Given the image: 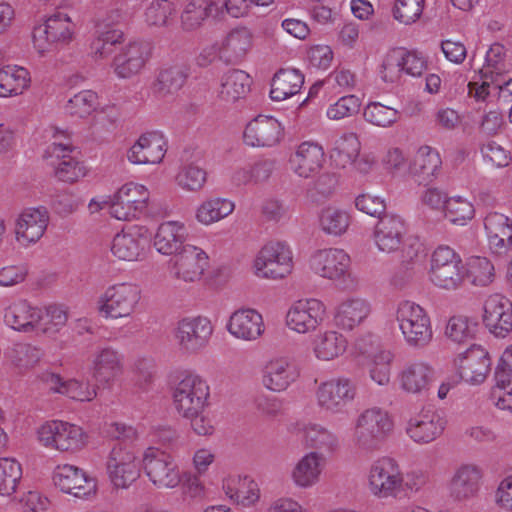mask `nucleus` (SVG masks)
Masks as SVG:
<instances>
[{
    "label": "nucleus",
    "instance_id": "1",
    "mask_svg": "<svg viewBox=\"0 0 512 512\" xmlns=\"http://www.w3.org/2000/svg\"><path fill=\"white\" fill-rule=\"evenodd\" d=\"M396 320L408 346L424 348L431 342L433 332L430 318L420 305L408 300L400 302Z\"/></svg>",
    "mask_w": 512,
    "mask_h": 512
},
{
    "label": "nucleus",
    "instance_id": "2",
    "mask_svg": "<svg viewBox=\"0 0 512 512\" xmlns=\"http://www.w3.org/2000/svg\"><path fill=\"white\" fill-rule=\"evenodd\" d=\"M209 396L207 382L193 373L182 375L172 391L174 407L182 417L196 416L204 412L209 405Z\"/></svg>",
    "mask_w": 512,
    "mask_h": 512
},
{
    "label": "nucleus",
    "instance_id": "3",
    "mask_svg": "<svg viewBox=\"0 0 512 512\" xmlns=\"http://www.w3.org/2000/svg\"><path fill=\"white\" fill-rule=\"evenodd\" d=\"M141 297V288L134 283L113 284L98 298V311L105 318L130 317L137 310Z\"/></svg>",
    "mask_w": 512,
    "mask_h": 512
},
{
    "label": "nucleus",
    "instance_id": "4",
    "mask_svg": "<svg viewBox=\"0 0 512 512\" xmlns=\"http://www.w3.org/2000/svg\"><path fill=\"white\" fill-rule=\"evenodd\" d=\"M393 429L388 413L380 408H371L362 412L356 422L354 441L356 446L366 451L380 448Z\"/></svg>",
    "mask_w": 512,
    "mask_h": 512
},
{
    "label": "nucleus",
    "instance_id": "5",
    "mask_svg": "<svg viewBox=\"0 0 512 512\" xmlns=\"http://www.w3.org/2000/svg\"><path fill=\"white\" fill-rule=\"evenodd\" d=\"M430 279L438 287L455 290L464 282V265L449 246H438L431 255Z\"/></svg>",
    "mask_w": 512,
    "mask_h": 512
},
{
    "label": "nucleus",
    "instance_id": "6",
    "mask_svg": "<svg viewBox=\"0 0 512 512\" xmlns=\"http://www.w3.org/2000/svg\"><path fill=\"white\" fill-rule=\"evenodd\" d=\"M75 25L70 16L61 11L50 15L43 24L33 29L34 47L40 54L68 44L74 35Z\"/></svg>",
    "mask_w": 512,
    "mask_h": 512
},
{
    "label": "nucleus",
    "instance_id": "7",
    "mask_svg": "<svg viewBox=\"0 0 512 512\" xmlns=\"http://www.w3.org/2000/svg\"><path fill=\"white\" fill-rule=\"evenodd\" d=\"M142 467L149 481L158 489H172L182 481L181 471L174 458L155 447L145 450Z\"/></svg>",
    "mask_w": 512,
    "mask_h": 512
},
{
    "label": "nucleus",
    "instance_id": "8",
    "mask_svg": "<svg viewBox=\"0 0 512 512\" xmlns=\"http://www.w3.org/2000/svg\"><path fill=\"white\" fill-rule=\"evenodd\" d=\"M255 274L261 278L282 279L293 269L292 252L283 242L265 244L254 260Z\"/></svg>",
    "mask_w": 512,
    "mask_h": 512
},
{
    "label": "nucleus",
    "instance_id": "9",
    "mask_svg": "<svg viewBox=\"0 0 512 512\" xmlns=\"http://www.w3.org/2000/svg\"><path fill=\"white\" fill-rule=\"evenodd\" d=\"M404 477L396 460L381 457L369 468L368 485L371 493L379 498L396 497L403 487Z\"/></svg>",
    "mask_w": 512,
    "mask_h": 512
},
{
    "label": "nucleus",
    "instance_id": "10",
    "mask_svg": "<svg viewBox=\"0 0 512 512\" xmlns=\"http://www.w3.org/2000/svg\"><path fill=\"white\" fill-rule=\"evenodd\" d=\"M38 438L46 447L63 452H74L86 445L87 436L81 427L55 420L47 422L39 428Z\"/></svg>",
    "mask_w": 512,
    "mask_h": 512
},
{
    "label": "nucleus",
    "instance_id": "11",
    "mask_svg": "<svg viewBox=\"0 0 512 512\" xmlns=\"http://www.w3.org/2000/svg\"><path fill=\"white\" fill-rule=\"evenodd\" d=\"M149 200V192L143 185L128 183L123 185L104 205L112 217L128 221L144 213Z\"/></svg>",
    "mask_w": 512,
    "mask_h": 512
},
{
    "label": "nucleus",
    "instance_id": "12",
    "mask_svg": "<svg viewBox=\"0 0 512 512\" xmlns=\"http://www.w3.org/2000/svg\"><path fill=\"white\" fill-rule=\"evenodd\" d=\"M212 333L213 325L207 317H186L178 321L174 339L180 351L196 354L208 345Z\"/></svg>",
    "mask_w": 512,
    "mask_h": 512
},
{
    "label": "nucleus",
    "instance_id": "13",
    "mask_svg": "<svg viewBox=\"0 0 512 512\" xmlns=\"http://www.w3.org/2000/svg\"><path fill=\"white\" fill-rule=\"evenodd\" d=\"M356 395V387L347 378L332 379L321 383L316 390L317 404L330 414L341 413Z\"/></svg>",
    "mask_w": 512,
    "mask_h": 512
},
{
    "label": "nucleus",
    "instance_id": "14",
    "mask_svg": "<svg viewBox=\"0 0 512 512\" xmlns=\"http://www.w3.org/2000/svg\"><path fill=\"white\" fill-rule=\"evenodd\" d=\"M383 79L394 82L401 73L412 77L421 76L427 68L425 57L417 51L404 48L394 50L383 62Z\"/></svg>",
    "mask_w": 512,
    "mask_h": 512
},
{
    "label": "nucleus",
    "instance_id": "15",
    "mask_svg": "<svg viewBox=\"0 0 512 512\" xmlns=\"http://www.w3.org/2000/svg\"><path fill=\"white\" fill-rule=\"evenodd\" d=\"M107 472L116 488H128L140 476V467L133 452L114 447L107 461Z\"/></svg>",
    "mask_w": 512,
    "mask_h": 512
},
{
    "label": "nucleus",
    "instance_id": "16",
    "mask_svg": "<svg viewBox=\"0 0 512 512\" xmlns=\"http://www.w3.org/2000/svg\"><path fill=\"white\" fill-rule=\"evenodd\" d=\"M326 308L318 299H301L290 307L286 321L287 325L298 333L315 330L325 318Z\"/></svg>",
    "mask_w": 512,
    "mask_h": 512
},
{
    "label": "nucleus",
    "instance_id": "17",
    "mask_svg": "<svg viewBox=\"0 0 512 512\" xmlns=\"http://www.w3.org/2000/svg\"><path fill=\"white\" fill-rule=\"evenodd\" d=\"M483 322L496 337L512 331V302L500 294L490 295L484 303Z\"/></svg>",
    "mask_w": 512,
    "mask_h": 512
},
{
    "label": "nucleus",
    "instance_id": "18",
    "mask_svg": "<svg viewBox=\"0 0 512 512\" xmlns=\"http://www.w3.org/2000/svg\"><path fill=\"white\" fill-rule=\"evenodd\" d=\"M403 218L397 214H384L378 220L373 233L374 242L383 253H394L400 249L406 235Z\"/></svg>",
    "mask_w": 512,
    "mask_h": 512
},
{
    "label": "nucleus",
    "instance_id": "19",
    "mask_svg": "<svg viewBox=\"0 0 512 512\" xmlns=\"http://www.w3.org/2000/svg\"><path fill=\"white\" fill-rule=\"evenodd\" d=\"M446 424L441 411L423 409L409 420L406 432L417 443H430L442 435Z\"/></svg>",
    "mask_w": 512,
    "mask_h": 512
},
{
    "label": "nucleus",
    "instance_id": "20",
    "mask_svg": "<svg viewBox=\"0 0 512 512\" xmlns=\"http://www.w3.org/2000/svg\"><path fill=\"white\" fill-rule=\"evenodd\" d=\"M173 273L177 279L195 282L201 279L208 266L206 253L193 245H184L171 259Z\"/></svg>",
    "mask_w": 512,
    "mask_h": 512
},
{
    "label": "nucleus",
    "instance_id": "21",
    "mask_svg": "<svg viewBox=\"0 0 512 512\" xmlns=\"http://www.w3.org/2000/svg\"><path fill=\"white\" fill-rule=\"evenodd\" d=\"M455 364L462 380L478 384L485 380L490 370L491 361L485 349L473 344L459 355Z\"/></svg>",
    "mask_w": 512,
    "mask_h": 512
},
{
    "label": "nucleus",
    "instance_id": "22",
    "mask_svg": "<svg viewBox=\"0 0 512 512\" xmlns=\"http://www.w3.org/2000/svg\"><path fill=\"white\" fill-rule=\"evenodd\" d=\"M149 245L146 230L140 227H130L117 233L111 244V252L119 260L137 261L145 254Z\"/></svg>",
    "mask_w": 512,
    "mask_h": 512
},
{
    "label": "nucleus",
    "instance_id": "23",
    "mask_svg": "<svg viewBox=\"0 0 512 512\" xmlns=\"http://www.w3.org/2000/svg\"><path fill=\"white\" fill-rule=\"evenodd\" d=\"M150 48L143 42H131L122 47L113 58L111 67L123 79L138 74L149 58Z\"/></svg>",
    "mask_w": 512,
    "mask_h": 512
},
{
    "label": "nucleus",
    "instance_id": "24",
    "mask_svg": "<svg viewBox=\"0 0 512 512\" xmlns=\"http://www.w3.org/2000/svg\"><path fill=\"white\" fill-rule=\"evenodd\" d=\"M54 484L61 491L83 498L95 492L96 484L85 472L76 466L65 464L58 466L53 475Z\"/></svg>",
    "mask_w": 512,
    "mask_h": 512
},
{
    "label": "nucleus",
    "instance_id": "25",
    "mask_svg": "<svg viewBox=\"0 0 512 512\" xmlns=\"http://www.w3.org/2000/svg\"><path fill=\"white\" fill-rule=\"evenodd\" d=\"M281 124L273 117L259 115L250 121L243 134L244 142L252 147H271L280 141Z\"/></svg>",
    "mask_w": 512,
    "mask_h": 512
},
{
    "label": "nucleus",
    "instance_id": "26",
    "mask_svg": "<svg viewBox=\"0 0 512 512\" xmlns=\"http://www.w3.org/2000/svg\"><path fill=\"white\" fill-rule=\"evenodd\" d=\"M310 265L321 277L339 279L349 273L350 257L342 249H324L312 256Z\"/></svg>",
    "mask_w": 512,
    "mask_h": 512
},
{
    "label": "nucleus",
    "instance_id": "27",
    "mask_svg": "<svg viewBox=\"0 0 512 512\" xmlns=\"http://www.w3.org/2000/svg\"><path fill=\"white\" fill-rule=\"evenodd\" d=\"M300 376L297 366L288 357L271 359L263 370V385L274 392L285 391Z\"/></svg>",
    "mask_w": 512,
    "mask_h": 512
},
{
    "label": "nucleus",
    "instance_id": "28",
    "mask_svg": "<svg viewBox=\"0 0 512 512\" xmlns=\"http://www.w3.org/2000/svg\"><path fill=\"white\" fill-rule=\"evenodd\" d=\"M228 331L236 338L253 341L259 338L264 330L262 315L254 309H239L229 319Z\"/></svg>",
    "mask_w": 512,
    "mask_h": 512
},
{
    "label": "nucleus",
    "instance_id": "29",
    "mask_svg": "<svg viewBox=\"0 0 512 512\" xmlns=\"http://www.w3.org/2000/svg\"><path fill=\"white\" fill-rule=\"evenodd\" d=\"M165 155V141L157 133L142 135L129 149L127 157L133 164H157Z\"/></svg>",
    "mask_w": 512,
    "mask_h": 512
},
{
    "label": "nucleus",
    "instance_id": "30",
    "mask_svg": "<svg viewBox=\"0 0 512 512\" xmlns=\"http://www.w3.org/2000/svg\"><path fill=\"white\" fill-rule=\"evenodd\" d=\"M490 249L497 254L506 253L512 246V223L501 213L491 212L484 220Z\"/></svg>",
    "mask_w": 512,
    "mask_h": 512
},
{
    "label": "nucleus",
    "instance_id": "31",
    "mask_svg": "<svg viewBox=\"0 0 512 512\" xmlns=\"http://www.w3.org/2000/svg\"><path fill=\"white\" fill-rule=\"evenodd\" d=\"M324 162L323 148L315 142L301 143L291 156L293 170L300 177L308 178L317 172Z\"/></svg>",
    "mask_w": 512,
    "mask_h": 512
},
{
    "label": "nucleus",
    "instance_id": "32",
    "mask_svg": "<svg viewBox=\"0 0 512 512\" xmlns=\"http://www.w3.org/2000/svg\"><path fill=\"white\" fill-rule=\"evenodd\" d=\"M434 380V369L424 362L406 365L399 374L401 388L407 393L424 394Z\"/></svg>",
    "mask_w": 512,
    "mask_h": 512
},
{
    "label": "nucleus",
    "instance_id": "33",
    "mask_svg": "<svg viewBox=\"0 0 512 512\" xmlns=\"http://www.w3.org/2000/svg\"><path fill=\"white\" fill-rule=\"evenodd\" d=\"M49 216L45 208L28 209L24 211L16 225L17 239L23 243L38 241L44 234Z\"/></svg>",
    "mask_w": 512,
    "mask_h": 512
},
{
    "label": "nucleus",
    "instance_id": "34",
    "mask_svg": "<svg viewBox=\"0 0 512 512\" xmlns=\"http://www.w3.org/2000/svg\"><path fill=\"white\" fill-rule=\"evenodd\" d=\"M190 68L185 63H175L160 70L152 91L159 98L173 95L185 84Z\"/></svg>",
    "mask_w": 512,
    "mask_h": 512
},
{
    "label": "nucleus",
    "instance_id": "35",
    "mask_svg": "<svg viewBox=\"0 0 512 512\" xmlns=\"http://www.w3.org/2000/svg\"><path fill=\"white\" fill-rule=\"evenodd\" d=\"M252 45V35L246 28L232 30L219 48V58L226 64H238Z\"/></svg>",
    "mask_w": 512,
    "mask_h": 512
},
{
    "label": "nucleus",
    "instance_id": "36",
    "mask_svg": "<svg viewBox=\"0 0 512 512\" xmlns=\"http://www.w3.org/2000/svg\"><path fill=\"white\" fill-rule=\"evenodd\" d=\"M480 470L471 465L460 467L454 474L449 491L452 498L461 501L474 497L479 490Z\"/></svg>",
    "mask_w": 512,
    "mask_h": 512
},
{
    "label": "nucleus",
    "instance_id": "37",
    "mask_svg": "<svg viewBox=\"0 0 512 512\" xmlns=\"http://www.w3.org/2000/svg\"><path fill=\"white\" fill-rule=\"evenodd\" d=\"M49 149L53 156L61 159L55 168V175L60 181L73 183L85 176L83 164L67 154L72 152L70 145L53 143Z\"/></svg>",
    "mask_w": 512,
    "mask_h": 512
},
{
    "label": "nucleus",
    "instance_id": "38",
    "mask_svg": "<svg viewBox=\"0 0 512 512\" xmlns=\"http://www.w3.org/2000/svg\"><path fill=\"white\" fill-rule=\"evenodd\" d=\"M439 154L429 147H421L410 166V172L419 185H427L439 172L441 167Z\"/></svg>",
    "mask_w": 512,
    "mask_h": 512
},
{
    "label": "nucleus",
    "instance_id": "39",
    "mask_svg": "<svg viewBox=\"0 0 512 512\" xmlns=\"http://www.w3.org/2000/svg\"><path fill=\"white\" fill-rule=\"evenodd\" d=\"M186 238V229L184 225L169 221L160 224L154 237V247L163 255H172L182 249Z\"/></svg>",
    "mask_w": 512,
    "mask_h": 512
},
{
    "label": "nucleus",
    "instance_id": "40",
    "mask_svg": "<svg viewBox=\"0 0 512 512\" xmlns=\"http://www.w3.org/2000/svg\"><path fill=\"white\" fill-rule=\"evenodd\" d=\"M122 372L121 358L117 351L103 348L93 361V378L102 385H108Z\"/></svg>",
    "mask_w": 512,
    "mask_h": 512
},
{
    "label": "nucleus",
    "instance_id": "41",
    "mask_svg": "<svg viewBox=\"0 0 512 512\" xmlns=\"http://www.w3.org/2000/svg\"><path fill=\"white\" fill-rule=\"evenodd\" d=\"M219 8L212 0H189L181 13V25L186 31L199 28L203 22L212 16H217Z\"/></svg>",
    "mask_w": 512,
    "mask_h": 512
},
{
    "label": "nucleus",
    "instance_id": "42",
    "mask_svg": "<svg viewBox=\"0 0 512 512\" xmlns=\"http://www.w3.org/2000/svg\"><path fill=\"white\" fill-rule=\"evenodd\" d=\"M304 76L297 69H280L272 78L270 97L274 101L285 100L298 93Z\"/></svg>",
    "mask_w": 512,
    "mask_h": 512
},
{
    "label": "nucleus",
    "instance_id": "43",
    "mask_svg": "<svg viewBox=\"0 0 512 512\" xmlns=\"http://www.w3.org/2000/svg\"><path fill=\"white\" fill-rule=\"evenodd\" d=\"M370 313L369 304L361 298H349L341 302L335 313L338 327L351 330L359 325Z\"/></svg>",
    "mask_w": 512,
    "mask_h": 512
},
{
    "label": "nucleus",
    "instance_id": "44",
    "mask_svg": "<svg viewBox=\"0 0 512 512\" xmlns=\"http://www.w3.org/2000/svg\"><path fill=\"white\" fill-rule=\"evenodd\" d=\"M226 495L243 506H250L259 499L257 483L248 476H233L223 483Z\"/></svg>",
    "mask_w": 512,
    "mask_h": 512
},
{
    "label": "nucleus",
    "instance_id": "45",
    "mask_svg": "<svg viewBox=\"0 0 512 512\" xmlns=\"http://www.w3.org/2000/svg\"><path fill=\"white\" fill-rule=\"evenodd\" d=\"M252 80L245 71L232 69L226 72L221 78V89L219 95L226 102H236L244 98L250 91Z\"/></svg>",
    "mask_w": 512,
    "mask_h": 512
},
{
    "label": "nucleus",
    "instance_id": "46",
    "mask_svg": "<svg viewBox=\"0 0 512 512\" xmlns=\"http://www.w3.org/2000/svg\"><path fill=\"white\" fill-rule=\"evenodd\" d=\"M38 308L31 307L26 301L11 304L4 314V320L14 330L29 331L35 329Z\"/></svg>",
    "mask_w": 512,
    "mask_h": 512
},
{
    "label": "nucleus",
    "instance_id": "47",
    "mask_svg": "<svg viewBox=\"0 0 512 512\" xmlns=\"http://www.w3.org/2000/svg\"><path fill=\"white\" fill-rule=\"evenodd\" d=\"M347 347L345 337L335 331H328L316 336L313 342V350L320 360H332L343 354Z\"/></svg>",
    "mask_w": 512,
    "mask_h": 512
},
{
    "label": "nucleus",
    "instance_id": "48",
    "mask_svg": "<svg viewBox=\"0 0 512 512\" xmlns=\"http://www.w3.org/2000/svg\"><path fill=\"white\" fill-rule=\"evenodd\" d=\"M29 80V72L23 67L6 66L0 69V97L21 94Z\"/></svg>",
    "mask_w": 512,
    "mask_h": 512
},
{
    "label": "nucleus",
    "instance_id": "49",
    "mask_svg": "<svg viewBox=\"0 0 512 512\" xmlns=\"http://www.w3.org/2000/svg\"><path fill=\"white\" fill-rule=\"evenodd\" d=\"M360 152V142L355 133L342 135L335 141L330 157L336 166L345 168L356 161Z\"/></svg>",
    "mask_w": 512,
    "mask_h": 512
},
{
    "label": "nucleus",
    "instance_id": "50",
    "mask_svg": "<svg viewBox=\"0 0 512 512\" xmlns=\"http://www.w3.org/2000/svg\"><path fill=\"white\" fill-rule=\"evenodd\" d=\"M319 475V456L316 452H310L305 455L292 471L294 483L302 488L314 485L318 481Z\"/></svg>",
    "mask_w": 512,
    "mask_h": 512
},
{
    "label": "nucleus",
    "instance_id": "51",
    "mask_svg": "<svg viewBox=\"0 0 512 512\" xmlns=\"http://www.w3.org/2000/svg\"><path fill=\"white\" fill-rule=\"evenodd\" d=\"M234 208V203L228 199H208L197 209L196 218L202 224L209 225L230 215Z\"/></svg>",
    "mask_w": 512,
    "mask_h": 512
},
{
    "label": "nucleus",
    "instance_id": "52",
    "mask_svg": "<svg viewBox=\"0 0 512 512\" xmlns=\"http://www.w3.org/2000/svg\"><path fill=\"white\" fill-rule=\"evenodd\" d=\"M494 276V266L486 257H471L467 266H464V280L468 278L475 286L489 285Z\"/></svg>",
    "mask_w": 512,
    "mask_h": 512
},
{
    "label": "nucleus",
    "instance_id": "53",
    "mask_svg": "<svg viewBox=\"0 0 512 512\" xmlns=\"http://www.w3.org/2000/svg\"><path fill=\"white\" fill-rule=\"evenodd\" d=\"M37 315L39 319L36 320L35 329L44 334L57 333L67 322L66 312L56 305H50L44 311L38 309Z\"/></svg>",
    "mask_w": 512,
    "mask_h": 512
},
{
    "label": "nucleus",
    "instance_id": "54",
    "mask_svg": "<svg viewBox=\"0 0 512 512\" xmlns=\"http://www.w3.org/2000/svg\"><path fill=\"white\" fill-rule=\"evenodd\" d=\"M307 446L320 451H333L337 447V437L326 428L317 424H308L304 428Z\"/></svg>",
    "mask_w": 512,
    "mask_h": 512
},
{
    "label": "nucleus",
    "instance_id": "55",
    "mask_svg": "<svg viewBox=\"0 0 512 512\" xmlns=\"http://www.w3.org/2000/svg\"><path fill=\"white\" fill-rule=\"evenodd\" d=\"M319 221L325 233L338 236L345 233L348 229L350 216L344 210L328 207L322 210Z\"/></svg>",
    "mask_w": 512,
    "mask_h": 512
},
{
    "label": "nucleus",
    "instance_id": "56",
    "mask_svg": "<svg viewBox=\"0 0 512 512\" xmlns=\"http://www.w3.org/2000/svg\"><path fill=\"white\" fill-rule=\"evenodd\" d=\"M175 5L170 0H152L145 10V21L150 26H168L173 21Z\"/></svg>",
    "mask_w": 512,
    "mask_h": 512
},
{
    "label": "nucleus",
    "instance_id": "57",
    "mask_svg": "<svg viewBox=\"0 0 512 512\" xmlns=\"http://www.w3.org/2000/svg\"><path fill=\"white\" fill-rule=\"evenodd\" d=\"M478 330V323L465 316H453L446 326V335L457 343L472 340Z\"/></svg>",
    "mask_w": 512,
    "mask_h": 512
},
{
    "label": "nucleus",
    "instance_id": "58",
    "mask_svg": "<svg viewBox=\"0 0 512 512\" xmlns=\"http://www.w3.org/2000/svg\"><path fill=\"white\" fill-rule=\"evenodd\" d=\"M21 476L22 469L16 460L0 458V495L9 496L13 494Z\"/></svg>",
    "mask_w": 512,
    "mask_h": 512
},
{
    "label": "nucleus",
    "instance_id": "59",
    "mask_svg": "<svg viewBox=\"0 0 512 512\" xmlns=\"http://www.w3.org/2000/svg\"><path fill=\"white\" fill-rule=\"evenodd\" d=\"M8 356L15 366L28 369L39 363L43 351L28 343H16L8 351Z\"/></svg>",
    "mask_w": 512,
    "mask_h": 512
},
{
    "label": "nucleus",
    "instance_id": "60",
    "mask_svg": "<svg viewBox=\"0 0 512 512\" xmlns=\"http://www.w3.org/2000/svg\"><path fill=\"white\" fill-rule=\"evenodd\" d=\"M505 48L502 44L494 43L486 53V65L480 70L485 78H490V82H496L506 71Z\"/></svg>",
    "mask_w": 512,
    "mask_h": 512
},
{
    "label": "nucleus",
    "instance_id": "61",
    "mask_svg": "<svg viewBox=\"0 0 512 512\" xmlns=\"http://www.w3.org/2000/svg\"><path fill=\"white\" fill-rule=\"evenodd\" d=\"M98 105V96L94 91L84 90L70 98L65 110L71 116L84 118L90 115Z\"/></svg>",
    "mask_w": 512,
    "mask_h": 512
},
{
    "label": "nucleus",
    "instance_id": "62",
    "mask_svg": "<svg viewBox=\"0 0 512 512\" xmlns=\"http://www.w3.org/2000/svg\"><path fill=\"white\" fill-rule=\"evenodd\" d=\"M363 117L375 126L389 127L398 121L400 114L394 108L372 102L364 108Z\"/></svg>",
    "mask_w": 512,
    "mask_h": 512
},
{
    "label": "nucleus",
    "instance_id": "63",
    "mask_svg": "<svg viewBox=\"0 0 512 512\" xmlns=\"http://www.w3.org/2000/svg\"><path fill=\"white\" fill-rule=\"evenodd\" d=\"M425 0H396L392 14L399 23L410 25L415 23L422 15Z\"/></svg>",
    "mask_w": 512,
    "mask_h": 512
},
{
    "label": "nucleus",
    "instance_id": "64",
    "mask_svg": "<svg viewBox=\"0 0 512 512\" xmlns=\"http://www.w3.org/2000/svg\"><path fill=\"white\" fill-rule=\"evenodd\" d=\"M206 171L201 167L190 163L181 167L176 176L177 184L187 191H198L206 182Z\"/></svg>",
    "mask_w": 512,
    "mask_h": 512
}]
</instances>
